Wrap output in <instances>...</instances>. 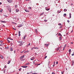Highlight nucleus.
<instances>
[{
	"label": "nucleus",
	"mask_w": 74,
	"mask_h": 74,
	"mask_svg": "<svg viewBox=\"0 0 74 74\" xmlns=\"http://www.w3.org/2000/svg\"><path fill=\"white\" fill-rule=\"evenodd\" d=\"M10 51H13V49H12V47H11L10 49Z\"/></svg>",
	"instance_id": "18"
},
{
	"label": "nucleus",
	"mask_w": 74,
	"mask_h": 74,
	"mask_svg": "<svg viewBox=\"0 0 74 74\" xmlns=\"http://www.w3.org/2000/svg\"><path fill=\"white\" fill-rule=\"evenodd\" d=\"M33 48H32L31 49V50H33Z\"/></svg>",
	"instance_id": "63"
},
{
	"label": "nucleus",
	"mask_w": 74,
	"mask_h": 74,
	"mask_svg": "<svg viewBox=\"0 0 74 74\" xmlns=\"http://www.w3.org/2000/svg\"><path fill=\"white\" fill-rule=\"evenodd\" d=\"M25 57V55H24L23 56H22L20 57V59L21 60V61H23V58Z\"/></svg>",
	"instance_id": "2"
},
{
	"label": "nucleus",
	"mask_w": 74,
	"mask_h": 74,
	"mask_svg": "<svg viewBox=\"0 0 74 74\" xmlns=\"http://www.w3.org/2000/svg\"><path fill=\"white\" fill-rule=\"evenodd\" d=\"M1 4H2L1 2H0V5H1Z\"/></svg>",
	"instance_id": "58"
},
{
	"label": "nucleus",
	"mask_w": 74,
	"mask_h": 74,
	"mask_svg": "<svg viewBox=\"0 0 74 74\" xmlns=\"http://www.w3.org/2000/svg\"><path fill=\"white\" fill-rule=\"evenodd\" d=\"M45 45H46L47 47H48V44H45Z\"/></svg>",
	"instance_id": "27"
},
{
	"label": "nucleus",
	"mask_w": 74,
	"mask_h": 74,
	"mask_svg": "<svg viewBox=\"0 0 74 74\" xmlns=\"http://www.w3.org/2000/svg\"><path fill=\"white\" fill-rule=\"evenodd\" d=\"M30 0H25V1H30Z\"/></svg>",
	"instance_id": "55"
},
{
	"label": "nucleus",
	"mask_w": 74,
	"mask_h": 74,
	"mask_svg": "<svg viewBox=\"0 0 74 74\" xmlns=\"http://www.w3.org/2000/svg\"><path fill=\"white\" fill-rule=\"evenodd\" d=\"M53 64H54L55 65V62H53Z\"/></svg>",
	"instance_id": "44"
},
{
	"label": "nucleus",
	"mask_w": 74,
	"mask_h": 74,
	"mask_svg": "<svg viewBox=\"0 0 74 74\" xmlns=\"http://www.w3.org/2000/svg\"><path fill=\"white\" fill-rule=\"evenodd\" d=\"M8 3H11L12 2V0H7Z\"/></svg>",
	"instance_id": "4"
},
{
	"label": "nucleus",
	"mask_w": 74,
	"mask_h": 74,
	"mask_svg": "<svg viewBox=\"0 0 74 74\" xmlns=\"http://www.w3.org/2000/svg\"><path fill=\"white\" fill-rule=\"evenodd\" d=\"M28 8L29 9H30V10H31L32 9V8H31V7H29Z\"/></svg>",
	"instance_id": "42"
},
{
	"label": "nucleus",
	"mask_w": 74,
	"mask_h": 74,
	"mask_svg": "<svg viewBox=\"0 0 74 74\" xmlns=\"http://www.w3.org/2000/svg\"><path fill=\"white\" fill-rule=\"evenodd\" d=\"M62 25V24L60 23H58V25H59L60 26Z\"/></svg>",
	"instance_id": "33"
},
{
	"label": "nucleus",
	"mask_w": 74,
	"mask_h": 74,
	"mask_svg": "<svg viewBox=\"0 0 74 74\" xmlns=\"http://www.w3.org/2000/svg\"><path fill=\"white\" fill-rule=\"evenodd\" d=\"M44 21H45V22H47V20L45 19Z\"/></svg>",
	"instance_id": "43"
},
{
	"label": "nucleus",
	"mask_w": 74,
	"mask_h": 74,
	"mask_svg": "<svg viewBox=\"0 0 74 74\" xmlns=\"http://www.w3.org/2000/svg\"><path fill=\"white\" fill-rule=\"evenodd\" d=\"M1 22L2 23H5V21H1Z\"/></svg>",
	"instance_id": "30"
},
{
	"label": "nucleus",
	"mask_w": 74,
	"mask_h": 74,
	"mask_svg": "<svg viewBox=\"0 0 74 74\" xmlns=\"http://www.w3.org/2000/svg\"><path fill=\"white\" fill-rule=\"evenodd\" d=\"M56 64H58V61L56 62Z\"/></svg>",
	"instance_id": "45"
},
{
	"label": "nucleus",
	"mask_w": 74,
	"mask_h": 74,
	"mask_svg": "<svg viewBox=\"0 0 74 74\" xmlns=\"http://www.w3.org/2000/svg\"><path fill=\"white\" fill-rule=\"evenodd\" d=\"M34 49H38V47H35Z\"/></svg>",
	"instance_id": "29"
},
{
	"label": "nucleus",
	"mask_w": 74,
	"mask_h": 74,
	"mask_svg": "<svg viewBox=\"0 0 74 74\" xmlns=\"http://www.w3.org/2000/svg\"><path fill=\"white\" fill-rule=\"evenodd\" d=\"M47 58V56H46L45 57V59H46V58Z\"/></svg>",
	"instance_id": "40"
},
{
	"label": "nucleus",
	"mask_w": 74,
	"mask_h": 74,
	"mask_svg": "<svg viewBox=\"0 0 74 74\" xmlns=\"http://www.w3.org/2000/svg\"><path fill=\"white\" fill-rule=\"evenodd\" d=\"M3 16H5V17H7V16H6V15H3Z\"/></svg>",
	"instance_id": "38"
},
{
	"label": "nucleus",
	"mask_w": 74,
	"mask_h": 74,
	"mask_svg": "<svg viewBox=\"0 0 74 74\" xmlns=\"http://www.w3.org/2000/svg\"><path fill=\"white\" fill-rule=\"evenodd\" d=\"M59 35L60 36H61V37H62V34H61L60 33H59Z\"/></svg>",
	"instance_id": "25"
},
{
	"label": "nucleus",
	"mask_w": 74,
	"mask_h": 74,
	"mask_svg": "<svg viewBox=\"0 0 74 74\" xmlns=\"http://www.w3.org/2000/svg\"><path fill=\"white\" fill-rule=\"evenodd\" d=\"M21 67H23V68H27V66H21Z\"/></svg>",
	"instance_id": "5"
},
{
	"label": "nucleus",
	"mask_w": 74,
	"mask_h": 74,
	"mask_svg": "<svg viewBox=\"0 0 74 74\" xmlns=\"http://www.w3.org/2000/svg\"><path fill=\"white\" fill-rule=\"evenodd\" d=\"M45 9L46 11H49V10H50V8L47 9V8H45Z\"/></svg>",
	"instance_id": "8"
},
{
	"label": "nucleus",
	"mask_w": 74,
	"mask_h": 74,
	"mask_svg": "<svg viewBox=\"0 0 74 74\" xmlns=\"http://www.w3.org/2000/svg\"><path fill=\"white\" fill-rule=\"evenodd\" d=\"M15 8H17L18 7V5H15Z\"/></svg>",
	"instance_id": "20"
},
{
	"label": "nucleus",
	"mask_w": 74,
	"mask_h": 74,
	"mask_svg": "<svg viewBox=\"0 0 74 74\" xmlns=\"http://www.w3.org/2000/svg\"><path fill=\"white\" fill-rule=\"evenodd\" d=\"M37 74V73H32V74Z\"/></svg>",
	"instance_id": "47"
},
{
	"label": "nucleus",
	"mask_w": 74,
	"mask_h": 74,
	"mask_svg": "<svg viewBox=\"0 0 74 74\" xmlns=\"http://www.w3.org/2000/svg\"><path fill=\"white\" fill-rule=\"evenodd\" d=\"M10 62H11V61L10 60H9L8 61V64H10Z\"/></svg>",
	"instance_id": "24"
},
{
	"label": "nucleus",
	"mask_w": 74,
	"mask_h": 74,
	"mask_svg": "<svg viewBox=\"0 0 74 74\" xmlns=\"http://www.w3.org/2000/svg\"><path fill=\"white\" fill-rule=\"evenodd\" d=\"M59 39L60 40H62V37H59Z\"/></svg>",
	"instance_id": "19"
},
{
	"label": "nucleus",
	"mask_w": 74,
	"mask_h": 74,
	"mask_svg": "<svg viewBox=\"0 0 74 74\" xmlns=\"http://www.w3.org/2000/svg\"><path fill=\"white\" fill-rule=\"evenodd\" d=\"M21 33V31H18V33Z\"/></svg>",
	"instance_id": "49"
},
{
	"label": "nucleus",
	"mask_w": 74,
	"mask_h": 74,
	"mask_svg": "<svg viewBox=\"0 0 74 74\" xmlns=\"http://www.w3.org/2000/svg\"><path fill=\"white\" fill-rule=\"evenodd\" d=\"M12 23L13 24H14V22H12Z\"/></svg>",
	"instance_id": "54"
},
{
	"label": "nucleus",
	"mask_w": 74,
	"mask_h": 74,
	"mask_svg": "<svg viewBox=\"0 0 74 74\" xmlns=\"http://www.w3.org/2000/svg\"><path fill=\"white\" fill-rule=\"evenodd\" d=\"M30 64V63H28L25 64V65H28V64Z\"/></svg>",
	"instance_id": "28"
},
{
	"label": "nucleus",
	"mask_w": 74,
	"mask_h": 74,
	"mask_svg": "<svg viewBox=\"0 0 74 74\" xmlns=\"http://www.w3.org/2000/svg\"><path fill=\"white\" fill-rule=\"evenodd\" d=\"M49 63H50V62H49V61L48 62V64H49Z\"/></svg>",
	"instance_id": "53"
},
{
	"label": "nucleus",
	"mask_w": 74,
	"mask_h": 74,
	"mask_svg": "<svg viewBox=\"0 0 74 74\" xmlns=\"http://www.w3.org/2000/svg\"><path fill=\"white\" fill-rule=\"evenodd\" d=\"M36 61V60H34V61L33 62V63H34V61Z\"/></svg>",
	"instance_id": "64"
},
{
	"label": "nucleus",
	"mask_w": 74,
	"mask_h": 74,
	"mask_svg": "<svg viewBox=\"0 0 74 74\" xmlns=\"http://www.w3.org/2000/svg\"><path fill=\"white\" fill-rule=\"evenodd\" d=\"M62 74H64V73H63V72H62Z\"/></svg>",
	"instance_id": "57"
},
{
	"label": "nucleus",
	"mask_w": 74,
	"mask_h": 74,
	"mask_svg": "<svg viewBox=\"0 0 74 74\" xmlns=\"http://www.w3.org/2000/svg\"><path fill=\"white\" fill-rule=\"evenodd\" d=\"M55 65H54V64H53V66H55Z\"/></svg>",
	"instance_id": "62"
},
{
	"label": "nucleus",
	"mask_w": 74,
	"mask_h": 74,
	"mask_svg": "<svg viewBox=\"0 0 74 74\" xmlns=\"http://www.w3.org/2000/svg\"><path fill=\"white\" fill-rule=\"evenodd\" d=\"M67 22H68V23H69V22H70V21L69 20H68L67 21Z\"/></svg>",
	"instance_id": "39"
},
{
	"label": "nucleus",
	"mask_w": 74,
	"mask_h": 74,
	"mask_svg": "<svg viewBox=\"0 0 74 74\" xmlns=\"http://www.w3.org/2000/svg\"><path fill=\"white\" fill-rule=\"evenodd\" d=\"M72 63H74V61H72Z\"/></svg>",
	"instance_id": "60"
},
{
	"label": "nucleus",
	"mask_w": 74,
	"mask_h": 74,
	"mask_svg": "<svg viewBox=\"0 0 74 74\" xmlns=\"http://www.w3.org/2000/svg\"><path fill=\"white\" fill-rule=\"evenodd\" d=\"M59 49H60V47H59L58 48H57L56 49V51H58Z\"/></svg>",
	"instance_id": "11"
},
{
	"label": "nucleus",
	"mask_w": 74,
	"mask_h": 74,
	"mask_svg": "<svg viewBox=\"0 0 74 74\" xmlns=\"http://www.w3.org/2000/svg\"><path fill=\"white\" fill-rule=\"evenodd\" d=\"M23 44H20L19 45V46H21V45H23Z\"/></svg>",
	"instance_id": "41"
},
{
	"label": "nucleus",
	"mask_w": 74,
	"mask_h": 74,
	"mask_svg": "<svg viewBox=\"0 0 74 74\" xmlns=\"http://www.w3.org/2000/svg\"><path fill=\"white\" fill-rule=\"evenodd\" d=\"M26 36L25 35L23 38V40H25V38H26Z\"/></svg>",
	"instance_id": "16"
},
{
	"label": "nucleus",
	"mask_w": 74,
	"mask_h": 74,
	"mask_svg": "<svg viewBox=\"0 0 74 74\" xmlns=\"http://www.w3.org/2000/svg\"><path fill=\"white\" fill-rule=\"evenodd\" d=\"M52 74H55V73H54V72H53V73H52Z\"/></svg>",
	"instance_id": "46"
},
{
	"label": "nucleus",
	"mask_w": 74,
	"mask_h": 74,
	"mask_svg": "<svg viewBox=\"0 0 74 74\" xmlns=\"http://www.w3.org/2000/svg\"><path fill=\"white\" fill-rule=\"evenodd\" d=\"M40 64H37V65H40Z\"/></svg>",
	"instance_id": "51"
},
{
	"label": "nucleus",
	"mask_w": 74,
	"mask_h": 74,
	"mask_svg": "<svg viewBox=\"0 0 74 74\" xmlns=\"http://www.w3.org/2000/svg\"><path fill=\"white\" fill-rule=\"evenodd\" d=\"M74 54H72V56H74Z\"/></svg>",
	"instance_id": "52"
},
{
	"label": "nucleus",
	"mask_w": 74,
	"mask_h": 74,
	"mask_svg": "<svg viewBox=\"0 0 74 74\" xmlns=\"http://www.w3.org/2000/svg\"><path fill=\"white\" fill-rule=\"evenodd\" d=\"M18 43H21V44H23V42H22V41H18Z\"/></svg>",
	"instance_id": "9"
},
{
	"label": "nucleus",
	"mask_w": 74,
	"mask_h": 74,
	"mask_svg": "<svg viewBox=\"0 0 74 74\" xmlns=\"http://www.w3.org/2000/svg\"><path fill=\"white\" fill-rule=\"evenodd\" d=\"M60 29H61V28H62V26L60 27Z\"/></svg>",
	"instance_id": "61"
},
{
	"label": "nucleus",
	"mask_w": 74,
	"mask_h": 74,
	"mask_svg": "<svg viewBox=\"0 0 74 74\" xmlns=\"http://www.w3.org/2000/svg\"><path fill=\"white\" fill-rule=\"evenodd\" d=\"M8 10L10 12H11V9L10 7H9L8 8Z\"/></svg>",
	"instance_id": "3"
},
{
	"label": "nucleus",
	"mask_w": 74,
	"mask_h": 74,
	"mask_svg": "<svg viewBox=\"0 0 74 74\" xmlns=\"http://www.w3.org/2000/svg\"><path fill=\"white\" fill-rule=\"evenodd\" d=\"M0 58L1 59H3L4 58V57H3V56L2 55H1L0 56Z\"/></svg>",
	"instance_id": "7"
},
{
	"label": "nucleus",
	"mask_w": 74,
	"mask_h": 74,
	"mask_svg": "<svg viewBox=\"0 0 74 74\" xmlns=\"http://www.w3.org/2000/svg\"><path fill=\"white\" fill-rule=\"evenodd\" d=\"M67 15V14H64V16H66Z\"/></svg>",
	"instance_id": "31"
},
{
	"label": "nucleus",
	"mask_w": 74,
	"mask_h": 74,
	"mask_svg": "<svg viewBox=\"0 0 74 74\" xmlns=\"http://www.w3.org/2000/svg\"><path fill=\"white\" fill-rule=\"evenodd\" d=\"M2 11H3V9H1L0 10V12H1Z\"/></svg>",
	"instance_id": "26"
},
{
	"label": "nucleus",
	"mask_w": 74,
	"mask_h": 74,
	"mask_svg": "<svg viewBox=\"0 0 74 74\" xmlns=\"http://www.w3.org/2000/svg\"><path fill=\"white\" fill-rule=\"evenodd\" d=\"M69 52H71V49H70L69 50Z\"/></svg>",
	"instance_id": "32"
},
{
	"label": "nucleus",
	"mask_w": 74,
	"mask_h": 74,
	"mask_svg": "<svg viewBox=\"0 0 74 74\" xmlns=\"http://www.w3.org/2000/svg\"><path fill=\"white\" fill-rule=\"evenodd\" d=\"M22 26H23V25H22V24H21L18 26V27H22Z\"/></svg>",
	"instance_id": "15"
},
{
	"label": "nucleus",
	"mask_w": 74,
	"mask_h": 74,
	"mask_svg": "<svg viewBox=\"0 0 74 74\" xmlns=\"http://www.w3.org/2000/svg\"><path fill=\"white\" fill-rule=\"evenodd\" d=\"M7 41H8L9 42H10L11 40H13V39H11L10 37H8L7 39Z\"/></svg>",
	"instance_id": "1"
},
{
	"label": "nucleus",
	"mask_w": 74,
	"mask_h": 74,
	"mask_svg": "<svg viewBox=\"0 0 74 74\" xmlns=\"http://www.w3.org/2000/svg\"><path fill=\"white\" fill-rule=\"evenodd\" d=\"M4 68H5V69H6V68H7V66L6 65L5 66Z\"/></svg>",
	"instance_id": "35"
},
{
	"label": "nucleus",
	"mask_w": 74,
	"mask_h": 74,
	"mask_svg": "<svg viewBox=\"0 0 74 74\" xmlns=\"http://www.w3.org/2000/svg\"><path fill=\"white\" fill-rule=\"evenodd\" d=\"M18 36H21V34L20 33H18Z\"/></svg>",
	"instance_id": "34"
},
{
	"label": "nucleus",
	"mask_w": 74,
	"mask_h": 74,
	"mask_svg": "<svg viewBox=\"0 0 74 74\" xmlns=\"http://www.w3.org/2000/svg\"><path fill=\"white\" fill-rule=\"evenodd\" d=\"M71 44H73V42H71Z\"/></svg>",
	"instance_id": "56"
},
{
	"label": "nucleus",
	"mask_w": 74,
	"mask_h": 74,
	"mask_svg": "<svg viewBox=\"0 0 74 74\" xmlns=\"http://www.w3.org/2000/svg\"><path fill=\"white\" fill-rule=\"evenodd\" d=\"M31 73V72H30V73H29V72H28V73H27V74H29V73Z\"/></svg>",
	"instance_id": "50"
},
{
	"label": "nucleus",
	"mask_w": 74,
	"mask_h": 74,
	"mask_svg": "<svg viewBox=\"0 0 74 74\" xmlns=\"http://www.w3.org/2000/svg\"><path fill=\"white\" fill-rule=\"evenodd\" d=\"M35 32H36V33H37V29H35Z\"/></svg>",
	"instance_id": "23"
},
{
	"label": "nucleus",
	"mask_w": 74,
	"mask_h": 74,
	"mask_svg": "<svg viewBox=\"0 0 74 74\" xmlns=\"http://www.w3.org/2000/svg\"><path fill=\"white\" fill-rule=\"evenodd\" d=\"M44 14V12H43V13H42L41 14H40V16H41V15H43V14Z\"/></svg>",
	"instance_id": "22"
},
{
	"label": "nucleus",
	"mask_w": 74,
	"mask_h": 74,
	"mask_svg": "<svg viewBox=\"0 0 74 74\" xmlns=\"http://www.w3.org/2000/svg\"><path fill=\"white\" fill-rule=\"evenodd\" d=\"M25 11H26V12H29V11L28 10H25Z\"/></svg>",
	"instance_id": "17"
},
{
	"label": "nucleus",
	"mask_w": 74,
	"mask_h": 74,
	"mask_svg": "<svg viewBox=\"0 0 74 74\" xmlns=\"http://www.w3.org/2000/svg\"><path fill=\"white\" fill-rule=\"evenodd\" d=\"M34 59H35V58H34V57H32V58H31L30 60H34Z\"/></svg>",
	"instance_id": "6"
},
{
	"label": "nucleus",
	"mask_w": 74,
	"mask_h": 74,
	"mask_svg": "<svg viewBox=\"0 0 74 74\" xmlns=\"http://www.w3.org/2000/svg\"><path fill=\"white\" fill-rule=\"evenodd\" d=\"M67 10V9H64V12H66Z\"/></svg>",
	"instance_id": "13"
},
{
	"label": "nucleus",
	"mask_w": 74,
	"mask_h": 74,
	"mask_svg": "<svg viewBox=\"0 0 74 74\" xmlns=\"http://www.w3.org/2000/svg\"><path fill=\"white\" fill-rule=\"evenodd\" d=\"M66 47V45H65L64 46V47H63V49H64V48H65V47Z\"/></svg>",
	"instance_id": "21"
},
{
	"label": "nucleus",
	"mask_w": 74,
	"mask_h": 74,
	"mask_svg": "<svg viewBox=\"0 0 74 74\" xmlns=\"http://www.w3.org/2000/svg\"><path fill=\"white\" fill-rule=\"evenodd\" d=\"M16 12H19V10L18 9H16Z\"/></svg>",
	"instance_id": "14"
},
{
	"label": "nucleus",
	"mask_w": 74,
	"mask_h": 74,
	"mask_svg": "<svg viewBox=\"0 0 74 74\" xmlns=\"http://www.w3.org/2000/svg\"><path fill=\"white\" fill-rule=\"evenodd\" d=\"M28 52H29V51H26L24 52V53H28Z\"/></svg>",
	"instance_id": "10"
},
{
	"label": "nucleus",
	"mask_w": 74,
	"mask_h": 74,
	"mask_svg": "<svg viewBox=\"0 0 74 74\" xmlns=\"http://www.w3.org/2000/svg\"><path fill=\"white\" fill-rule=\"evenodd\" d=\"M0 42H1L2 43V42H3V41H0Z\"/></svg>",
	"instance_id": "59"
},
{
	"label": "nucleus",
	"mask_w": 74,
	"mask_h": 74,
	"mask_svg": "<svg viewBox=\"0 0 74 74\" xmlns=\"http://www.w3.org/2000/svg\"><path fill=\"white\" fill-rule=\"evenodd\" d=\"M21 69H19V71H21Z\"/></svg>",
	"instance_id": "48"
},
{
	"label": "nucleus",
	"mask_w": 74,
	"mask_h": 74,
	"mask_svg": "<svg viewBox=\"0 0 74 74\" xmlns=\"http://www.w3.org/2000/svg\"><path fill=\"white\" fill-rule=\"evenodd\" d=\"M71 18V14L70 13L69 18Z\"/></svg>",
	"instance_id": "12"
},
{
	"label": "nucleus",
	"mask_w": 74,
	"mask_h": 74,
	"mask_svg": "<svg viewBox=\"0 0 74 74\" xmlns=\"http://www.w3.org/2000/svg\"><path fill=\"white\" fill-rule=\"evenodd\" d=\"M13 29H14V30H16V29L15 28H12Z\"/></svg>",
	"instance_id": "37"
},
{
	"label": "nucleus",
	"mask_w": 74,
	"mask_h": 74,
	"mask_svg": "<svg viewBox=\"0 0 74 74\" xmlns=\"http://www.w3.org/2000/svg\"><path fill=\"white\" fill-rule=\"evenodd\" d=\"M30 43H29L27 45V46H30Z\"/></svg>",
	"instance_id": "36"
}]
</instances>
